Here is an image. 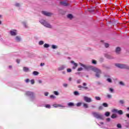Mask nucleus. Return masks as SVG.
<instances>
[{"label":"nucleus","mask_w":129,"mask_h":129,"mask_svg":"<svg viewBox=\"0 0 129 129\" xmlns=\"http://www.w3.org/2000/svg\"><path fill=\"white\" fill-rule=\"evenodd\" d=\"M79 64L81 67L78 69L77 71H82L84 70V69L85 70H87V71H89V70H92V71L95 72L96 77L97 78H99V77H100V75H101V70L100 69L91 66L83 64L81 62H79Z\"/></svg>","instance_id":"obj_1"},{"label":"nucleus","mask_w":129,"mask_h":129,"mask_svg":"<svg viewBox=\"0 0 129 129\" xmlns=\"http://www.w3.org/2000/svg\"><path fill=\"white\" fill-rule=\"evenodd\" d=\"M45 107H46V108H51V105L49 104H46L45 105Z\"/></svg>","instance_id":"obj_38"},{"label":"nucleus","mask_w":129,"mask_h":129,"mask_svg":"<svg viewBox=\"0 0 129 129\" xmlns=\"http://www.w3.org/2000/svg\"><path fill=\"white\" fill-rule=\"evenodd\" d=\"M23 71L24 72H29V71H30V69L27 67H23Z\"/></svg>","instance_id":"obj_16"},{"label":"nucleus","mask_w":129,"mask_h":129,"mask_svg":"<svg viewBox=\"0 0 129 129\" xmlns=\"http://www.w3.org/2000/svg\"><path fill=\"white\" fill-rule=\"evenodd\" d=\"M44 95H45V96H48V95H49V92H45Z\"/></svg>","instance_id":"obj_51"},{"label":"nucleus","mask_w":129,"mask_h":129,"mask_svg":"<svg viewBox=\"0 0 129 129\" xmlns=\"http://www.w3.org/2000/svg\"><path fill=\"white\" fill-rule=\"evenodd\" d=\"M107 81H108L109 83H112V80H111V78H108L107 79Z\"/></svg>","instance_id":"obj_36"},{"label":"nucleus","mask_w":129,"mask_h":129,"mask_svg":"<svg viewBox=\"0 0 129 129\" xmlns=\"http://www.w3.org/2000/svg\"><path fill=\"white\" fill-rule=\"evenodd\" d=\"M67 71L68 73H70V72L72 71V70H71V69H68Z\"/></svg>","instance_id":"obj_49"},{"label":"nucleus","mask_w":129,"mask_h":129,"mask_svg":"<svg viewBox=\"0 0 129 129\" xmlns=\"http://www.w3.org/2000/svg\"><path fill=\"white\" fill-rule=\"evenodd\" d=\"M92 64H94L95 65H96V64H97V62L96 61V60L93 59L92 60Z\"/></svg>","instance_id":"obj_32"},{"label":"nucleus","mask_w":129,"mask_h":129,"mask_svg":"<svg viewBox=\"0 0 129 129\" xmlns=\"http://www.w3.org/2000/svg\"><path fill=\"white\" fill-rule=\"evenodd\" d=\"M62 85L63 87H65V88H67V87H68V84L64 83Z\"/></svg>","instance_id":"obj_43"},{"label":"nucleus","mask_w":129,"mask_h":129,"mask_svg":"<svg viewBox=\"0 0 129 129\" xmlns=\"http://www.w3.org/2000/svg\"><path fill=\"white\" fill-rule=\"evenodd\" d=\"M109 114H110V113L109 112H106L105 113V116H109Z\"/></svg>","instance_id":"obj_34"},{"label":"nucleus","mask_w":129,"mask_h":129,"mask_svg":"<svg viewBox=\"0 0 129 129\" xmlns=\"http://www.w3.org/2000/svg\"><path fill=\"white\" fill-rule=\"evenodd\" d=\"M68 19L72 20V19H73V15H72V14H69L68 15Z\"/></svg>","instance_id":"obj_25"},{"label":"nucleus","mask_w":129,"mask_h":129,"mask_svg":"<svg viewBox=\"0 0 129 129\" xmlns=\"http://www.w3.org/2000/svg\"><path fill=\"white\" fill-rule=\"evenodd\" d=\"M104 46H105V48H108L109 47V44H108L107 43H105Z\"/></svg>","instance_id":"obj_35"},{"label":"nucleus","mask_w":129,"mask_h":129,"mask_svg":"<svg viewBox=\"0 0 129 129\" xmlns=\"http://www.w3.org/2000/svg\"><path fill=\"white\" fill-rule=\"evenodd\" d=\"M26 95L31 97L32 96H34V95H35V93L33 92L28 91L26 92Z\"/></svg>","instance_id":"obj_8"},{"label":"nucleus","mask_w":129,"mask_h":129,"mask_svg":"<svg viewBox=\"0 0 129 129\" xmlns=\"http://www.w3.org/2000/svg\"><path fill=\"white\" fill-rule=\"evenodd\" d=\"M99 110H101V109H103V107L102 106H100L99 107Z\"/></svg>","instance_id":"obj_53"},{"label":"nucleus","mask_w":129,"mask_h":129,"mask_svg":"<svg viewBox=\"0 0 129 129\" xmlns=\"http://www.w3.org/2000/svg\"><path fill=\"white\" fill-rule=\"evenodd\" d=\"M92 114L94 117H96V118H98L99 119H103V115L102 114L95 112H93Z\"/></svg>","instance_id":"obj_4"},{"label":"nucleus","mask_w":129,"mask_h":129,"mask_svg":"<svg viewBox=\"0 0 129 129\" xmlns=\"http://www.w3.org/2000/svg\"><path fill=\"white\" fill-rule=\"evenodd\" d=\"M68 106H74V103L70 102L68 104Z\"/></svg>","instance_id":"obj_28"},{"label":"nucleus","mask_w":129,"mask_h":129,"mask_svg":"<svg viewBox=\"0 0 129 129\" xmlns=\"http://www.w3.org/2000/svg\"><path fill=\"white\" fill-rule=\"evenodd\" d=\"M29 81H30V80H29V79H26V80H25V82H26V83H29Z\"/></svg>","instance_id":"obj_56"},{"label":"nucleus","mask_w":129,"mask_h":129,"mask_svg":"<svg viewBox=\"0 0 129 129\" xmlns=\"http://www.w3.org/2000/svg\"><path fill=\"white\" fill-rule=\"evenodd\" d=\"M120 51H121V49L120 48V47H116L115 50V52L116 53V54H120Z\"/></svg>","instance_id":"obj_14"},{"label":"nucleus","mask_w":129,"mask_h":129,"mask_svg":"<svg viewBox=\"0 0 129 129\" xmlns=\"http://www.w3.org/2000/svg\"><path fill=\"white\" fill-rule=\"evenodd\" d=\"M112 112H114L115 113H117V112L118 111V109H114L112 110Z\"/></svg>","instance_id":"obj_40"},{"label":"nucleus","mask_w":129,"mask_h":129,"mask_svg":"<svg viewBox=\"0 0 129 129\" xmlns=\"http://www.w3.org/2000/svg\"><path fill=\"white\" fill-rule=\"evenodd\" d=\"M119 103H120V104H124V101L123 100H120L119 101Z\"/></svg>","instance_id":"obj_31"},{"label":"nucleus","mask_w":129,"mask_h":129,"mask_svg":"<svg viewBox=\"0 0 129 129\" xmlns=\"http://www.w3.org/2000/svg\"><path fill=\"white\" fill-rule=\"evenodd\" d=\"M104 56L105 57V58H106L107 59H113V56H112L111 55H109L107 54H104Z\"/></svg>","instance_id":"obj_12"},{"label":"nucleus","mask_w":129,"mask_h":129,"mask_svg":"<svg viewBox=\"0 0 129 129\" xmlns=\"http://www.w3.org/2000/svg\"><path fill=\"white\" fill-rule=\"evenodd\" d=\"M107 98L110 99V98H111V97H112V96H111V95H110V94H107Z\"/></svg>","instance_id":"obj_46"},{"label":"nucleus","mask_w":129,"mask_h":129,"mask_svg":"<svg viewBox=\"0 0 129 129\" xmlns=\"http://www.w3.org/2000/svg\"><path fill=\"white\" fill-rule=\"evenodd\" d=\"M33 75H34V76H37V75H38L39 74H40V73H39L37 71H34L32 73Z\"/></svg>","instance_id":"obj_18"},{"label":"nucleus","mask_w":129,"mask_h":129,"mask_svg":"<svg viewBox=\"0 0 129 129\" xmlns=\"http://www.w3.org/2000/svg\"><path fill=\"white\" fill-rule=\"evenodd\" d=\"M16 62H17V63H18V64L20 63V59H17V60H16Z\"/></svg>","instance_id":"obj_61"},{"label":"nucleus","mask_w":129,"mask_h":129,"mask_svg":"<svg viewBox=\"0 0 129 129\" xmlns=\"http://www.w3.org/2000/svg\"><path fill=\"white\" fill-rule=\"evenodd\" d=\"M39 23L45 28H48V29H52V28H53V26L44 19H40L39 20Z\"/></svg>","instance_id":"obj_2"},{"label":"nucleus","mask_w":129,"mask_h":129,"mask_svg":"<svg viewBox=\"0 0 129 129\" xmlns=\"http://www.w3.org/2000/svg\"><path fill=\"white\" fill-rule=\"evenodd\" d=\"M81 82V80H78L77 81V83H80Z\"/></svg>","instance_id":"obj_59"},{"label":"nucleus","mask_w":129,"mask_h":129,"mask_svg":"<svg viewBox=\"0 0 129 129\" xmlns=\"http://www.w3.org/2000/svg\"><path fill=\"white\" fill-rule=\"evenodd\" d=\"M60 5H61L62 6H64V7H67V6H68V4H67V3H66V2H61Z\"/></svg>","instance_id":"obj_17"},{"label":"nucleus","mask_w":129,"mask_h":129,"mask_svg":"<svg viewBox=\"0 0 129 129\" xmlns=\"http://www.w3.org/2000/svg\"><path fill=\"white\" fill-rule=\"evenodd\" d=\"M102 67H103L104 68H107V67L106 66V65L105 64H102Z\"/></svg>","instance_id":"obj_58"},{"label":"nucleus","mask_w":129,"mask_h":129,"mask_svg":"<svg viewBox=\"0 0 129 129\" xmlns=\"http://www.w3.org/2000/svg\"><path fill=\"white\" fill-rule=\"evenodd\" d=\"M83 85L84 86H86V85H87V84L86 83H84L83 84Z\"/></svg>","instance_id":"obj_63"},{"label":"nucleus","mask_w":129,"mask_h":129,"mask_svg":"<svg viewBox=\"0 0 129 129\" xmlns=\"http://www.w3.org/2000/svg\"><path fill=\"white\" fill-rule=\"evenodd\" d=\"M37 82L39 84H42L43 83V81H42V80H38Z\"/></svg>","instance_id":"obj_41"},{"label":"nucleus","mask_w":129,"mask_h":129,"mask_svg":"<svg viewBox=\"0 0 129 129\" xmlns=\"http://www.w3.org/2000/svg\"><path fill=\"white\" fill-rule=\"evenodd\" d=\"M44 43L45 42H44V41L40 40L38 42V44L39 45V46H42V45H44Z\"/></svg>","instance_id":"obj_20"},{"label":"nucleus","mask_w":129,"mask_h":129,"mask_svg":"<svg viewBox=\"0 0 129 129\" xmlns=\"http://www.w3.org/2000/svg\"><path fill=\"white\" fill-rule=\"evenodd\" d=\"M53 94H54V95H56L57 96L59 95V92L57 91H53Z\"/></svg>","instance_id":"obj_29"},{"label":"nucleus","mask_w":129,"mask_h":129,"mask_svg":"<svg viewBox=\"0 0 129 129\" xmlns=\"http://www.w3.org/2000/svg\"><path fill=\"white\" fill-rule=\"evenodd\" d=\"M69 81H72V78L70 77L69 78Z\"/></svg>","instance_id":"obj_64"},{"label":"nucleus","mask_w":129,"mask_h":129,"mask_svg":"<svg viewBox=\"0 0 129 129\" xmlns=\"http://www.w3.org/2000/svg\"><path fill=\"white\" fill-rule=\"evenodd\" d=\"M117 113H118V114L121 115V114H123V112H122V110H118V112H117Z\"/></svg>","instance_id":"obj_27"},{"label":"nucleus","mask_w":129,"mask_h":129,"mask_svg":"<svg viewBox=\"0 0 129 129\" xmlns=\"http://www.w3.org/2000/svg\"><path fill=\"white\" fill-rule=\"evenodd\" d=\"M31 84H34L35 81L34 80H31Z\"/></svg>","instance_id":"obj_54"},{"label":"nucleus","mask_w":129,"mask_h":129,"mask_svg":"<svg viewBox=\"0 0 129 129\" xmlns=\"http://www.w3.org/2000/svg\"><path fill=\"white\" fill-rule=\"evenodd\" d=\"M103 106H104V107H108V104H107V103H103Z\"/></svg>","instance_id":"obj_39"},{"label":"nucleus","mask_w":129,"mask_h":129,"mask_svg":"<svg viewBox=\"0 0 129 129\" xmlns=\"http://www.w3.org/2000/svg\"><path fill=\"white\" fill-rule=\"evenodd\" d=\"M66 65H62L60 66L59 67H58L57 68V71H62L63 70H64V69H65V68H66Z\"/></svg>","instance_id":"obj_10"},{"label":"nucleus","mask_w":129,"mask_h":129,"mask_svg":"<svg viewBox=\"0 0 129 129\" xmlns=\"http://www.w3.org/2000/svg\"><path fill=\"white\" fill-rule=\"evenodd\" d=\"M125 116H126V117H127V118H129V113H126L125 114Z\"/></svg>","instance_id":"obj_60"},{"label":"nucleus","mask_w":129,"mask_h":129,"mask_svg":"<svg viewBox=\"0 0 129 129\" xmlns=\"http://www.w3.org/2000/svg\"><path fill=\"white\" fill-rule=\"evenodd\" d=\"M50 98L52 99H55V98H56V96H55L54 95H51L50 96Z\"/></svg>","instance_id":"obj_37"},{"label":"nucleus","mask_w":129,"mask_h":129,"mask_svg":"<svg viewBox=\"0 0 129 129\" xmlns=\"http://www.w3.org/2000/svg\"><path fill=\"white\" fill-rule=\"evenodd\" d=\"M100 124H98V125H99L100 126H101V127L102 128H104L105 127V126L104 125V124H103V122H101L100 123Z\"/></svg>","instance_id":"obj_23"},{"label":"nucleus","mask_w":129,"mask_h":129,"mask_svg":"<svg viewBox=\"0 0 129 129\" xmlns=\"http://www.w3.org/2000/svg\"><path fill=\"white\" fill-rule=\"evenodd\" d=\"M116 67H118V68H121V69H129V67L126 64H122L120 63H116L115 64Z\"/></svg>","instance_id":"obj_3"},{"label":"nucleus","mask_w":129,"mask_h":129,"mask_svg":"<svg viewBox=\"0 0 129 129\" xmlns=\"http://www.w3.org/2000/svg\"><path fill=\"white\" fill-rule=\"evenodd\" d=\"M44 48H49L50 47V44L48 43H45L43 45Z\"/></svg>","instance_id":"obj_24"},{"label":"nucleus","mask_w":129,"mask_h":129,"mask_svg":"<svg viewBox=\"0 0 129 129\" xmlns=\"http://www.w3.org/2000/svg\"><path fill=\"white\" fill-rule=\"evenodd\" d=\"M119 84L120 85H121V86H124L125 85V84H124V83L123 82H119Z\"/></svg>","instance_id":"obj_30"},{"label":"nucleus","mask_w":129,"mask_h":129,"mask_svg":"<svg viewBox=\"0 0 129 129\" xmlns=\"http://www.w3.org/2000/svg\"><path fill=\"white\" fill-rule=\"evenodd\" d=\"M83 107H84V108H88V104L87 103H83Z\"/></svg>","instance_id":"obj_21"},{"label":"nucleus","mask_w":129,"mask_h":129,"mask_svg":"<svg viewBox=\"0 0 129 129\" xmlns=\"http://www.w3.org/2000/svg\"><path fill=\"white\" fill-rule=\"evenodd\" d=\"M10 34L11 36H17V35H18V30L12 29L10 31Z\"/></svg>","instance_id":"obj_5"},{"label":"nucleus","mask_w":129,"mask_h":129,"mask_svg":"<svg viewBox=\"0 0 129 129\" xmlns=\"http://www.w3.org/2000/svg\"><path fill=\"white\" fill-rule=\"evenodd\" d=\"M53 107L57 108V107H58V104H53Z\"/></svg>","instance_id":"obj_57"},{"label":"nucleus","mask_w":129,"mask_h":129,"mask_svg":"<svg viewBox=\"0 0 129 129\" xmlns=\"http://www.w3.org/2000/svg\"><path fill=\"white\" fill-rule=\"evenodd\" d=\"M109 91H110V92H111V93H112V92H113L114 91V90L112 88H109Z\"/></svg>","instance_id":"obj_42"},{"label":"nucleus","mask_w":129,"mask_h":129,"mask_svg":"<svg viewBox=\"0 0 129 129\" xmlns=\"http://www.w3.org/2000/svg\"><path fill=\"white\" fill-rule=\"evenodd\" d=\"M95 98L96 100H101V98H100V97L96 96Z\"/></svg>","instance_id":"obj_33"},{"label":"nucleus","mask_w":129,"mask_h":129,"mask_svg":"<svg viewBox=\"0 0 129 129\" xmlns=\"http://www.w3.org/2000/svg\"><path fill=\"white\" fill-rule=\"evenodd\" d=\"M51 48L52 49H58V46L55 45V44H53L51 45Z\"/></svg>","instance_id":"obj_22"},{"label":"nucleus","mask_w":129,"mask_h":129,"mask_svg":"<svg viewBox=\"0 0 129 129\" xmlns=\"http://www.w3.org/2000/svg\"><path fill=\"white\" fill-rule=\"evenodd\" d=\"M15 41L17 43H20L22 41V38L19 36H17L15 38Z\"/></svg>","instance_id":"obj_9"},{"label":"nucleus","mask_w":129,"mask_h":129,"mask_svg":"<svg viewBox=\"0 0 129 129\" xmlns=\"http://www.w3.org/2000/svg\"><path fill=\"white\" fill-rule=\"evenodd\" d=\"M42 14H43V15H44V16H46L47 17H51V16L53 15V14L47 11H42Z\"/></svg>","instance_id":"obj_7"},{"label":"nucleus","mask_w":129,"mask_h":129,"mask_svg":"<svg viewBox=\"0 0 129 129\" xmlns=\"http://www.w3.org/2000/svg\"><path fill=\"white\" fill-rule=\"evenodd\" d=\"M15 7H16L17 8H20V7H21V4L19 3H16L14 4Z\"/></svg>","instance_id":"obj_19"},{"label":"nucleus","mask_w":129,"mask_h":129,"mask_svg":"<svg viewBox=\"0 0 129 129\" xmlns=\"http://www.w3.org/2000/svg\"><path fill=\"white\" fill-rule=\"evenodd\" d=\"M58 107H62L64 108L65 107V106L61 105V104H58Z\"/></svg>","instance_id":"obj_50"},{"label":"nucleus","mask_w":129,"mask_h":129,"mask_svg":"<svg viewBox=\"0 0 129 129\" xmlns=\"http://www.w3.org/2000/svg\"><path fill=\"white\" fill-rule=\"evenodd\" d=\"M99 62H103V61H104V58H103V57H101L99 59Z\"/></svg>","instance_id":"obj_44"},{"label":"nucleus","mask_w":129,"mask_h":129,"mask_svg":"<svg viewBox=\"0 0 129 129\" xmlns=\"http://www.w3.org/2000/svg\"><path fill=\"white\" fill-rule=\"evenodd\" d=\"M117 127H118V128H121V124H117Z\"/></svg>","instance_id":"obj_48"},{"label":"nucleus","mask_w":129,"mask_h":129,"mask_svg":"<svg viewBox=\"0 0 129 129\" xmlns=\"http://www.w3.org/2000/svg\"><path fill=\"white\" fill-rule=\"evenodd\" d=\"M82 104V103H81V102L78 103L77 104V106H78V107L81 106Z\"/></svg>","instance_id":"obj_47"},{"label":"nucleus","mask_w":129,"mask_h":129,"mask_svg":"<svg viewBox=\"0 0 129 129\" xmlns=\"http://www.w3.org/2000/svg\"><path fill=\"white\" fill-rule=\"evenodd\" d=\"M22 25H23V26L24 28H29V26H28V24H27V22L26 21H23L22 22Z\"/></svg>","instance_id":"obj_15"},{"label":"nucleus","mask_w":129,"mask_h":129,"mask_svg":"<svg viewBox=\"0 0 129 129\" xmlns=\"http://www.w3.org/2000/svg\"><path fill=\"white\" fill-rule=\"evenodd\" d=\"M36 100V96H35V95L30 97V101L32 102H35V101Z\"/></svg>","instance_id":"obj_13"},{"label":"nucleus","mask_w":129,"mask_h":129,"mask_svg":"<svg viewBox=\"0 0 129 129\" xmlns=\"http://www.w3.org/2000/svg\"><path fill=\"white\" fill-rule=\"evenodd\" d=\"M84 100L86 101V102H88V103H89L90 102H92V99H91V98H89L87 96H84Z\"/></svg>","instance_id":"obj_6"},{"label":"nucleus","mask_w":129,"mask_h":129,"mask_svg":"<svg viewBox=\"0 0 129 129\" xmlns=\"http://www.w3.org/2000/svg\"><path fill=\"white\" fill-rule=\"evenodd\" d=\"M74 94L76 96H78V95H80V94L79 93V92L78 91H75L74 92Z\"/></svg>","instance_id":"obj_26"},{"label":"nucleus","mask_w":129,"mask_h":129,"mask_svg":"<svg viewBox=\"0 0 129 129\" xmlns=\"http://www.w3.org/2000/svg\"><path fill=\"white\" fill-rule=\"evenodd\" d=\"M78 88H83V86H81V85H79V86H78Z\"/></svg>","instance_id":"obj_62"},{"label":"nucleus","mask_w":129,"mask_h":129,"mask_svg":"<svg viewBox=\"0 0 129 129\" xmlns=\"http://www.w3.org/2000/svg\"><path fill=\"white\" fill-rule=\"evenodd\" d=\"M41 67H43V66H45V63L41 62L40 64Z\"/></svg>","instance_id":"obj_52"},{"label":"nucleus","mask_w":129,"mask_h":129,"mask_svg":"<svg viewBox=\"0 0 129 129\" xmlns=\"http://www.w3.org/2000/svg\"><path fill=\"white\" fill-rule=\"evenodd\" d=\"M116 117V115L115 114H113L111 115V118H115Z\"/></svg>","instance_id":"obj_45"},{"label":"nucleus","mask_w":129,"mask_h":129,"mask_svg":"<svg viewBox=\"0 0 129 129\" xmlns=\"http://www.w3.org/2000/svg\"><path fill=\"white\" fill-rule=\"evenodd\" d=\"M83 89H85V90H88L89 88L87 87H83Z\"/></svg>","instance_id":"obj_55"},{"label":"nucleus","mask_w":129,"mask_h":129,"mask_svg":"<svg viewBox=\"0 0 129 129\" xmlns=\"http://www.w3.org/2000/svg\"><path fill=\"white\" fill-rule=\"evenodd\" d=\"M72 64H73L74 67H73V69H76V68L77 66H78V64L77 63H76L74 61L72 60L71 61Z\"/></svg>","instance_id":"obj_11"}]
</instances>
